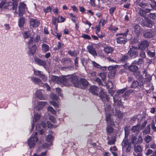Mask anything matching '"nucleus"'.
I'll list each match as a JSON object with an SVG mask.
<instances>
[{
    "instance_id": "19",
    "label": "nucleus",
    "mask_w": 156,
    "mask_h": 156,
    "mask_svg": "<svg viewBox=\"0 0 156 156\" xmlns=\"http://www.w3.org/2000/svg\"><path fill=\"white\" fill-rule=\"evenodd\" d=\"M72 61L69 58L65 57L62 58L61 62L63 65H69L71 64Z\"/></svg>"
},
{
    "instance_id": "35",
    "label": "nucleus",
    "mask_w": 156,
    "mask_h": 156,
    "mask_svg": "<svg viewBox=\"0 0 156 156\" xmlns=\"http://www.w3.org/2000/svg\"><path fill=\"white\" fill-rule=\"evenodd\" d=\"M153 139V138L152 136L149 135H147L145 136L144 138V140L148 144L152 141Z\"/></svg>"
},
{
    "instance_id": "25",
    "label": "nucleus",
    "mask_w": 156,
    "mask_h": 156,
    "mask_svg": "<svg viewBox=\"0 0 156 156\" xmlns=\"http://www.w3.org/2000/svg\"><path fill=\"white\" fill-rule=\"evenodd\" d=\"M143 73L145 74V79L146 81H149L151 80V76L147 73V71L146 70H144L143 71Z\"/></svg>"
},
{
    "instance_id": "15",
    "label": "nucleus",
    "mask_w": 156,
    "mask_h": 156,
    "mask_svg": "<svg viewBox=\"0 0 156 156\" xmlns=\"http://www.w3.org/2000/svg\"><path fill=\"white\" fill-rule=\"evenodd\" d=\"M87 49L88 50L89 52L94 56H97V55L96 51L95 48L92 46L88 45L87 46Z\"/></svg>"
},
{
    "instance_id": "31",
    "label": "nucleus",
    "mask_w": 156,
    "mask_h": 156,
    "mask_svg": "<svg viewBox=\"0 0 156 156\" xmlns=\"http://www.w3.org/2000/svg\"><path fill=\"white\" fill-rule=\"evenodd\" d=\"M129 59V57L127 55H123L120 59V61L122 63L126 62Z\"/></svg>"
},
{
    "instance_id": "42",
    "label": "nucleus",
    "mask_w": 156,
    "mask_h": 156,
    "mask_svg": "<svg viewBox=\"0 0 156 156\" xmlns=\"http://www.w3.org/2000/svg\"><path fill=\"white\" fill-rule=\"evenodd\" d=\"M23 36L25 38H28L30 37L31 36L30 31H28L24 32L23 33Z\"/></svg>"
},
{
    "instance_id": "18",
    "label": "nucleus",
    "mask_w": 156,
    "mask_h": 156,
    "mask_svg": "<svg viewBox=\"0 0 156 156\" xmlns=\"http://www.w3.org/2000/svg\"><path fill=\"white\" fill-rule=\"evenodd\" d=\"M37 48L35 44H34L32 47L29 48V51L28 52V54L29 55H32L36 52Z\"/></svg>"
},
{
    "instance_id": "9",
    "label": "nucleus",
    "mask_w": 156,
    "mask_h": 156,
    "mask_svg": "<svg viewBox=\"0 0 156 156\" xmlns=\"http://www.w3.org/2000/svg\"><path fill=\"white\" fill-rule=\"evenodd\" d=\"M75 76L74 75H70L69 76H67V77H62L61 78H59V83H61L63 84H65L66 83L68 82H71L73 84V82L72 81L70 80L72 77V76Z\"/></svg>"
},
{
    "instance_id": "50",
    "label": "nucleus",
    "mask_w": 156,
    "mask_h": 156,
    "mask_svg": "<svg viewBox=\"0 0 156 156\" xmlns=\"http://www.w3.org/2000/svg\"><path fill=\"white\" fill-rule=\"evenodd\" d=\"M53 139V136L51 135H48L46 139V141L48 142H51Z\"/></svg>"
},
{
    "instance_id": "22",
    "label": "nucleus",
    "mask_w": 156,
    "mask_h": 156,
    "mask_svg": "<svg viewBox=\"0 0 156 156\" xmlns=\"http://www.w3.org/2000/svg\"><path fill=\"white\" fill-rule=\"evenodd\" d=\"M36 96L37 98H39L41 100L44 99V98L43 96L41 90H39L36 91Z\"/></svg>"
},
{
    "instance_id": "64",
    "label": "nucleus",
    "mask_w": 156,
    "mask_h": 156,
    "mask_svg": "<svg viewBox=\"0 0 156 156\" xmlns=\"http://www.w3.org/2000/svg\"><path fill=\"white\" fill-rule=\"evenodd\" d=\"M116 9L115 7H112L109 9V13L111 15H113Z\"/></svg>"
},
{
    "instance_id": "20",
    "label": "nucleus",
    "mask_w": 156,
    "mask_h": 156,
    "mask_svg": "<svg viewBox=\"0 0 156 156\" xmlns=\"http://www.w3.org/2000/svg\"><path fill=\"white\" fill-rule=\"evenodd\" d=\"M30 80L32 82L35 84H37L39 85H42V82L41 80L36 77L33 76L30 78Z\"/></svg>"
},
{
    "instance_id": "33",
    "label": "nucleus",
    "mask_w": 156,
    "mask_h": 156,
    "mask_svg": "<svg viewBox=\"0 0 156 156\" xmlns=\"http://www.w3.org/2000/svg\"><path fill=\"white\" fill-rule=\"evenodd\" d=\"M140 125L133 126L131 129V131L133 132H139L140 130Z\"/></svg>"
},
{
    "instance_id": "63",
    "label": "nucleus",
    "mask_w": 156,
    "mask_h": 156,
    "mask_svg": "<svg viewBox=\"0 0 156 156\" xmlns=\"http://www.w3.org/2000/svg\"><path fill=\"white\" fill-rule=\"evenodd\" d=\"M126 89H127L125 88L124 89L120 90L117 91L116 94H117L118 95L120 94H122L126 90Z\"/></svg>"
},
{
    "instance_id": "49",
    "label": "nucleus",
    "mask_w": 156,
    "mask_h": 156,
    "mask_svg": "<svg viewBox=\"0 0 156 156\" xmlns=\"http://www.w3.org/2000/svg\"><path fill=\"white\" fill-rule=\"evenodd\" d=\"M92 63L95 67L97 68L101 69V66L100 65L96 62H95L92 61Z\"/></svg>"
},
{
    "instance_id": "8",
    "label": "nucleus",
    "mask_w": 156,
    "mask_h": 156,
    "mask_svg": "<svg viewBox=\"0 0 156 156\" xmlns=\"http://www.w3.org/2000/svg\"><path fill=\"white\" fill-rule=\"evenodd\" d=\"M18 8L19 12L18 13L16 11L15 12L18 13L19 16H22L23 14L25 13V10L27 9L26 5L23 2H21L20 3Z\"/></svg>"
},
{
    "instance_id": "16",
    "label": "nucleus",
    "mask_w": 156,
    "mask_h": 156,
    "mask_svg": "<svg viewBox=\"0 0 156 156\" xmlns=\"http://www.w3.org/2000/svg\"><path fill=\"white\" fill-rule=\"evenodd\" d=\"M99 88L95 86H92L90 88L89 90L90 92L94 95L98 94L99 92Z\"/></svg>"
},
{
    "instance_id": "57",
    "label": "nucleus",
    "mask_w": 156,
    "mask_h": 156,
    "mask_svg": "<svg viewBox=\"0 0 156 156\" xmlns=\"http://www.w3.org/2000/svg\"><path fill=\"white\" fill-rule=\"evenodd\" d=\"M40 76L44 82H45L47 80V77L43 73H42Z\"/></svg>"
},
{
    "instance_id": "21",
    "label": "nucleus",
    "mask_w": 156,
    "mask_h": 156,
    "mask_svg": "<svg viewBox=\"0 0 156 156\" xmlns=\"http://www.w3.org/2000/svg\"><path fill=\"white\" fill-rule=\"evenodd\" d=\"M138 67L133 64H131L128 67V69L131 72L134 73L137 71L138 69Z\"/></svg>"
},
{
    "instance_id": "23",
    "label": "nucleus",
    "mask_w": 156,
    "mask_h": 156,
    "mask_svg": "<svg viewBox=\"0 0 156 156\" xmlns=\"http://www.w3.org/2000/svg\"><path fill=\"white\" fill-rule=\"evenodd\" d=\"M144 35L145 38H151L153 37L152 31H145L144 34Z\"/></svg>"
},
{
    "instance_id": "11",
    "label": "nucleus",
    "mask_w": 156,
    "mask_h": 156,
    "mask_svg": "<svg viewBox=\"0 0 156 156\" xmlns=\"http://www.w3.org/2000/svg\"><path fill=\"white\" fill-rule=\"evenodd\" d=\"M29 22L30 26L33 27H37L40 24V22L38 20L32 18L30 19Z\"/></svg>"
},
{
    "instance_id": "38",
    "label": "nucleus",
    "mask_w": 156,
    "mask_h": 156,
    "mask_svg": "<svg viewBox=\"0 0 156 156\" xmlns=\"http://www.w3.org/2000/svg\"><path fill=\"white\" fill-rule=\"evenodd\" d=\"M137 139V138L136 136H135L134 135L132 136L131 138V143L134 145L137 144L136 143Z\"/></svg>"
},
{
    "instance_id": "62",
    "label": "nucleus",
    "mask_w": 156,
    "mask_h": 156,
    "mask_svg": "<svg viewBox=\"0 0 156 156\" xmlns=\"http://www.w3.org/2000/svg\"><path fill=\"white\" fill-rule=\"evenodd\" d=\"M34 40L33 37H30L28 42V44L29 45H31L34 44Z\"/></svg>"
},
{
    "instance_id": "48",
    "label": "nucleus",
    "mask_w": 156,
    "mask_h": 156,
    "mask_svg": "<svg viewBox=\"0 0 156 156\" xmlns=\"http://www.w3.org/2000/svg\"><path fill=\"white\" fill-rule=\"evenodd\" d=\"M41 126L42 127L44 128H45L46 127L45 123L44 122H42L41 125L38 124H37L36 126V128L37 129L38 128H40Z\"/></svg>"
},
{
    "instance_id": "29",
    "label": "nucleus",
    "mask_w": 156,
    "mask_h": 156,
    "mask_svg": "<svg viewBox=\"0 0 156 156\" xmlns=\"http://www.w3.org/2000/svg\"><path fill=\"white\" fill-rule=\"evenodd\" d=\"M105 112L106 115L110 112H111L112 115L113 114V112L112 111V108L110 105H107V107H106L105 109Z\"/></svg>"
},
{
    "instance_id": "1",
    "label": "nucleus",
    "mask_w": 156,
    "mask_h": 156,
    "mask_svg": "<svg viewBox=\"0 0 156 156\" xmlns=\"http://www.w3.org/2000/svg\"><path fill=\"white\" fill-rule=\"evenodd\" d=\"M70 80L73 82V84L76 87L81 89H84L88 85L89 83L85 79L81 78L80 82L78 79L76 75L72 76Z\"/></svg>"
},
{
    "instance_id": "53",
    "label": "nucleus",
    "mask_w": 156,
    "mask_h": 156,
    "mask_svg": "<svg viewBox=\"0 0 156 156\" xmlns=\"http://www.w3.org/2000/svg\"><path fill=\"white\" fill-rule=\"evenodd\" d=\"M115 141V138H112L111 140H109L107 143L108 144L111 145L114 144Z\"/></svg>"
},
{
    "instance_id": "46",
    "label": "nucleus",
    "mask_w": 156,
    "mask_h": 156,
    "mask_svg": "<svg viewBox=\"0 0 156 156\" xmlns=\"http://www.w3.org/2000/svg\"><path fill=\"white\" fill-rule=\"evenodd\" d=\"M118 67V65L111 66L108 67V69L109 70H113V71L115 72V69Z\"/></svg>"
},
{
    "instance_id": "54",
    "label": "nucleus",
    "mask_w": 156,
    "mask_h": 156,
    "mask_svg": "<svg viewBox=\"0 0 156 156\" xmlns=\"http://www.w3.org/2000/svg\"><path fill=\"white\" fill-rule=\"evenodd\" d=\"M81 37L84 38L85 39L90 40L91 37L90 36L87 34H83L81 35Z\"/></svg>"
},
{
    "instance_id": "5",
    "label": "nucleus",
    "mask_w": 156,
    "mask_h": 156,
    "mask_svg": "<svg viewBox=\"0 0 156 156\" xmlns=\"http://www.w3.org/2000/svg\"><path fill=\"white\" fill-rule=\"evenodd\" d=\"M100 91L99 92V91L97 96L99 97L100 99L104 102L105 101H108L109 99L108 95L104 92V90L102 89V88H100Z\"/></svg>"
},
{
    "instance_id": "45",
    "label": "nucleus",
    "mask_w": 156,
    "mask_h": 156,
    "mask_svg": "<svg viewBox=\"0 0 156 156\" xmlns=\"http://www.w3.org/2000/svg\"><path fill=\"white\" fill-rule=\"evenodd\" d=\"M147 87H148L150 91H152L154 89V88L152 84L150 82L147 83Z\"/></svg>"
},
{
    "instance_id": "27",
    "label": "nucleus",
    "mask_w": 156,
    "mask_h": 156,
    "mask_svg": "<svg viewBox=\"0 0 156 156\" xmlns=\"http://www.w3.org/2000/svg\"><path fill=\"white\" fill-rule=\"evenodd\" d=\"M104 50L105 53L108 54L114 51V49L112 47L107 46L104 48Z\"/></svg>"
},
{
    "instance_id": "10",
    "label": "nucleus",
    "mask_w": 156,
    "mask_h": 156,
    "mask_svg": "<svg viewBox=\"0 0 156 156\" xmlns=\"http://www.w3.org/2000/svg\"><path fill=\"white\" fill-rule=\"evenodd\" d=\"M149 46L148 41L146 40H143L141 41V43L138 46L139 49L144 51L146 48H147Z\"/></svg>"
},
{
    "instance_id": "40",
    "label": "nucleus",
    "mask_w": 156,
    "mask_h": 156,
    "mask_svg": "<svg viewBox=\"0 0 156 156\" xmlns=\"http://www.w3.org/2000/svg\"><path fill=\"white\" fill-rule=\"evenodd\" d=\"M47 103V102L44 101H39L37 102V105L39 108H41L44 106Z\"/></svg>"
},
{
    "instance_id": "32",
    "label": "nucleus",
    "mask_w": 156,
    "mask_h": 156,
    "mask_svg": "<svg viewBox=\"0 0 156 156\" xmlns=\"http://www.w3.org/2000/svg\"><path fill=\"white\" fill-rule=\"evenodd\" d=\"M153 24V22L151 20L147 19L146 22L145 26L147 27H152Z\"/></svg>"
},
{
    "instance_id": "2",
    "label": "nucleus",
    "mask_w": 156,
    "mask_h": 156,
    "mask_svg": "<svg viewBox=\"0 0 156 156\" xmlns=\"http://www.w3.org/2000/svg\"><path fill=\"white\" fill-rule=\"evenodd\" d=\"M129 32V30L127 29L126 32L123 34H117L118 36L116 39L117 42L120 44H124L127 41L126 38V36Z\"/></svg>"
},
{
    "instance_id": "3",
    "label": "nucleus",
    "mask_w": 156,
    "mask_h": 156,
    "mask_svg": "<svg viewBox=\"0 0 156 156\" xmlns=\"http://www.w3.org/2000/svg\"><path fill=\"white\" fill-rule=\"evenodd\" d=\"M139 78L140 79H137L136 80H133L132 82V83L130 86L131 88H136L138 86H140L141 88H143V78L142 76L141 75L139 76Z\"/></svg>"
},
{
    "instance_id": "59",
    "label": "nucleus",
    "mask_w": 156,
    "mask_h": 156,
    "mask_svg": "<svg viewBox=\"0 0 156 156\" xmlns=\"http://www.w3.org/2000/svg\"><path fill=\"white\" fill-rule=\"evenodd\" d=\"M62 45H63V44H62L60 42H58V45H57V46L55 48H54V50L56 51H57V50H58V49H59L61 46H62Z\"/></svg>"
},
{
    "instance_id": "17",
    "label": "nucleus",
    "mask_w": 156,
    "mask_h": 156,
    "mask_svg": "<svg viewBox=\"0 0 156 156\" xmlns=\"http://www.w3.org/2000/svg\"><path fill=\"white\" fill-rule=\"evenodd\" d=\"M134 152L133 153H141L142 149L141 146L136 144L134 145Z\"/></svg>"
},
{
    "instance_id": "24",
    "label": "nucleus",
    "mask_w": 156,
    "mask_h": 156,
    "mask_svg": "<svg viewBox=\"0 0 156 156\" xmlns=\"http://www.w3.org/2000/svg\"><path fill=\"white\" fill-rule=\"evenodd\" d=\"M41 47L42 51L44 52H46L49 50V46L47 44L43 43Z\"/></svg>"
},
{
    "instance_id": "12",
    "label": "nucleus",
    "mask_w": 156,
    "mask_h": 156,
    "mask_svg": "<svg viewBox=\"0 0 156 156\" xmlns=\"http://www.w3.org/2000/svg\"><path fill=\"white\" fill-rule=\"evenodd\" d=\"M112 115L111 113H109L106 115L105 118V121L107 122V124L111 126L114 125V121L112 118H111V116Z\"/></svg>"
},
{
    "instance_id": "56",
    "label": "nucleus",
    "mask_w": 156,
    "mask_h": 156,
    "mask_svg": "<svg viewBox=\"0 0 156 156\" xmlns=\"http://www.w3.org/2000/svg\"><path fill=\"white\" fill-rule=\"evenodd\" d=\"M56 91L57 93L58 94V95L62 97V95L61 94L62 90L59 88H55Z\"/></svg>"
},
{
    "instance_id": "41",
    "label": "nucleus",
    "mask_w": 156,
    "mask_h": 156,
    "mask_svg": "<svg viewBox=\"0 0 156 156\" xmlns=\"http://www.w3.org/2000/svg\"><path fill=\"white\" fill-rule=\"evenodd\" d=\"M106 131L107 133L108 134L112 133L113 131V129L112 127L110 126H108L107 127Z\"/></svg>"
},
{
    "instance_id": "37",
    "label": "nucleus",
    "mask_w": 156,
    "mask_h": 156,
    "mask_svg": "<svg viewBox=\"0 0 156 156\" xmlns=\"http://www.w3.org/2000/svg\"><path fill=\"white\" fill-rule=\"evenodd\" d=\"M125 130V138H128V137L130 129L129 127L127 126L126 127L124 128Z\"/></svg>"
},
{
    "instance_id": "28",
    "label": "nucleus",
    "mask_w": 156,
    "mask_h": 156,
    "mask_svg": "<svg viewBox=\"0 0 156 156\" xmlns=\"http://www.w3.org/2000/svg\"><path fill=\"white\" fill-rule=\"evenodd\" d=\"M25 23V19L24 17H21L19 19L18 22L19 26L20 27H23Z\"/></svg>"
},
{
    "instance_id": "52",
    "label": "nucleus",
    "mask_w": 156,
    "mask_h": 156,
    "mask_svg": "<svg viewBox=\"0 0 156 156\" xmlns=\"http://www.w3.org/2000/svg\"><path fill=\"white\" fill-rule=\"evenodd\" d=\"M34 44H35V43H38L40 40V35H37L36 37L34 39Z\"/></svg>"
},
{
    "instance_id": "36",
    "label": "nucleus",
    "mask_w": 156,
    "mask_h": 156,
    "mask_svg": "<svg viewBox=\"0 0 156 156\" xmlns=\"http://www.w3.org/2000/svg\"><path fill=\"white\" fill-rule=\"evenodd\" d=\"M151 2H149L152 8L156 10V2L154 0H149Z\"/></svg>"
},
{
    "instance_id": "6",
    "label": "nucleus",
    "mask_w": 156,
    "mask_h": 156,
    "mask_svg": "<svg viewBox=\"0 0 156 156\" xmlns=\"http://www.w3.org/2000/svg\"><path fill=\"white\" fill-rule=\"evenodd\" d=\"M137 47L132 46L130 48L127 53L130 57L132 58H134L138 56V52L136 51V49H138Z\"/></svg>"
},
{
    "instance_id": "34",
    "label": "nucleus",
    "mask_w": 156,
    "mask_h": 156,
    "mask_svg": "<svg viewBox=\"0 0 156 156\" xmlns=\"http://www.w3.org/2000/svg\"><path fill=\"white\" fill-rule=\"evenodd\" d=\"M51 81L54 83H59V77L55 76H52L51 78Z\"/></svg>"
},
{
    "instance_id": "55",
    "label": "nucleus",
    "mask_w": 156,
    "mask_h": 156,
    "mask_svg": "<svg viewBox=\"0 0 156 156\" xmlns=\"http://www.w3.org/2000/svg\"><path fill=\"white\" fill-rule=\"evenodd\" d=\"M48 111H50L53 114H55L56 113V111L51 106H49L48 108Z\"/></svg>"
},
{
    "instance_id": "4",
    "label": "nucleus",
    "mask_w": 156,
    "mask_h": 156,
    "mask_svg": "<svg viewBox=\"0 0 156 156\" xmlns=\"http://www.w3.org/2000/svg\"><path fill=\"white\" fill-rule=\"evenodd\" d=\"M131 143L129 142L128 138H124L122 143V149H126V152L127 153H129L131 151Z\"/></svg>"
},
{
    "instance_id": "14",
    "label": "nucleus",
    "mask_w": 156,
    "mask_h": 156,
    "mask_svg": "<svg viewBox=\"0 0 156 156\" xmlns=\"http://www.w3.org/2000/svg\"><path fill=\"white\" fill-rule=\"evenodd\" d=\"M35 62L38 65L45 67L46 65V62L44 60L40 59L38 57H35L34 58Z\"/></svg>"
},
{
    "instance_id": "7",
    "label": "nucleus",
    "mask_w": 156,
    "mask_h": 156,
    "mask_svg": "<svg viewBox=\"0 0 156 156\" xmlns=\"http://www.w3.org/2000/svg\"><path fill=\"white\" fill-rule=\"evenodd\" d=\"M37 132H35L33 136L28 139V144L30 148L34 147L35 145V142L37 141Z\"/></svg>"
},
{
    "instance_id": "58",
    "label": "nucleus",
    "mask_w": 156,
    "mask_h": 156,
    "mask_svg": "<svg viewBox=\"0 0 156 156\" xmlns=\"http://www.w3.org/2000/svg\"><path fill=\"white\" fill-rule=\"evenodd\" d=\"M98 36V37L100 38H102L104 36H105V33L102 32H100L99 33H97L96 34Z\"/></svg>"
},
{
    "instance_id": "47",
    "label": "nucleus",
    "mask_w": 156,
    "mask_h": 156,
    "mask_svg": "<svg viewBox=\"0 0 156 156\" xmlns=\"http://www.w3.org/2000/svg\"><path fill=\"white\" fill-rule=\"evenodd\" d=\"M134 91V90L132 89L129 90L125 92V93L124 94V96H125L126 97L128 96L131 93H133Z\"/></svg>"
},
{
    "instance_id": "13",
    "label": "nucleus",
    "mask_w": 156,
    "mask_h": 156,
    "mask_svg": "<svg viewBox=\"0 0 156 156\" xmlns=\"http://www.w3.org/2000/svg\"><path fill=\"white\" fill-rule=\"evenodd\" d=\"M133 27L134 31L137 35L140 34L143 30V29L138 24L134 23L133 25Z\"/></svg>"
},
{
    "instance_id": "26",
    "label": "nucleus",
    "mask_w": 156,
    "mask_h": 156,
    "mask_svg": "<svg viewBox=\"0 0 156 156\" xmlns=\"http://www.w3.org/2000/svg\"><path fill=\"white\" fill-rule=\"evenodd\" d=\"M151 132L150 126V125L147 126L146 127L143 131V135L150 134Z\"/></svg>"
},
{
    "instance_id": "51",
    "label": "nucleus",
    "mask_w": 156,
    "mask_h": 156,
    "mask_svg": "<svg viewBox=\"0 0 156 156\" xmlns=\"http://www.w3.org/2000/svg\"><path fill=\"white\" fill-rule=\"evenodd\" d=\"M65 18L62 16H59L58 17V23L63 22L65 21Z\"/></svg>"
},
{
    "instance_id": "44",
    "label": "nucleus",
    "mask_w": 156,
    "mask_h": 156,
    "mask_svg": "<svg viewBox=\"0 0 156 156\" xmlns=\"http://www.w3.org/2000/svg\"><path fill=\"white\" fill-rule=\"evenodd\" d=\"M99 75L101 77L102 80H104L106 78L107 74L103 72L100 73Z\"/></svg>"
},
{
    "instance_id": "30",
    "label": "nucleus",
    "mask_w": 156,
    "mask_h": 156,
    "mask_svg": "<svg viewBox=\"0 0 156 156\" xmlns=\"http://www.w3.org/2000/svg\"><path fill=\"white\" fill-rule=\"evenodd\" d=\"M136 5H139L141 8L144 9L147 7L148 5V4L147 3L139 2H138V0L136 2Z\"/></svg>"
},
{
    "instance_id": "43",
    "label": "nucleus",
    "mask_w": 156,
    "mask_h": 156,
    "mask_svg": "<svg viewBox=\"0 0 156 156\" xmlns=\"http://www.w3.org/2000/svg\"><path fill=\"white\" fill-rule=\"evenodd\" d=\"M52 9V8L50 6H48L46 8H44L43 10L45 13V15L47 13L51 12V11Z\"/></svg>"
},
{
    "instance_id": "61",
    "label": "nucleus",
    "mask_w": 156,
    "mask_h": 156,
    "mask_svg": "<svg viewBox=\"0 0 156 156\" xmlns=\"http://www.w3.org/2000/svg\"><path fill=\"white\" fill-rule=\"evenodd\" d=\"M119 119H122L123 117V114L121 112H117L116 113Z\"/></svg>"
},
{
    "instance_id": "60",
    "label": "nucleus",
    "mask_w": 156,
    "mask_h": 156,
    "mask_svg": "<svg viewBox=\"0 0 156 156\" xmlns=\"http://www.w3.org/2000/svg\"><path fill=\"white\" fill-rule=\"evenodd\" d=\"M50 98L52 99L55 100H57L58 99L57 96L55 94H51L50 95Z\"/></svg>"
},
{
    "instance_id": "39",
    "label": "nucleus",
    "mask_w": 156,
    "mask_h": 156,
    "mask_svg": "<svg viewBox=\"0 0 156 156\" xmlns=\"http://www.w3.org/2000/svg\"><path fill=\"white\" fill-rule=\"evenodd\" d=\"M41 116L40 114H39L38 113L35 114L34 115V118L33 119V120H34V122L35 123L37 122L38 120H39Z\"/></svg>"
}]
</instances>
